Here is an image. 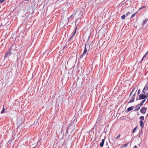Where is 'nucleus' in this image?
I'll return each mask as SVG.
<instances>
[{
	"instance_id": "nucleus-15",
	"label": "nucleus",
	"mask_w": 148,
	"mask_h": 148,
	"mask_svg": "<svg viewBox=\"0 0 148 148\" xmlns=\"http://www.w3.org/2000/svg\"><path fill=\"white\" fill-rule=\"evenodd\" d=\"M139 119L140 120H142V121H143L144 120V116H141L139 117Z\"/></svg>"
},
{
	"instance_id": "nucleus-24",
	"label": "nucleus",
	"mask_w": 148,
	"mask_h": 148,
	"mask_svg": "<svg viewBox=\"0 0 148 148\" xmlns=\"http://www.w3.org/2000/svg\"><path fill=\"white\" fill-rule=\"evenodd\" d=\"M5 0H0V3H2Z\"/></svg>"
},
{
	"instance_id": "nucleus-33",
	"label": "nucleus",
	"mask_w": 148,
	"mask_h": 148,
	"mask_svg": "<svg viewBox=\"0 0 148 148\" xmlns=\"http://www.w3.org/2000/svg\"><path fill=\"white\" fill-rule=\"evenodd\" d=\"M144 58H142V59H141V61H142L143 60V59H144Z\"/></svg>"
},
{
	"instance_id": "nucleus-13",
	"label": "nucleus",
	"mask_w": 148,
	"mask_h": 148,
	"mask_svg": "<svg viewBox=\"0 0 148 148\" xmlns=\"http://www.w3.org/2000/svg\"><path fill=\"white\" fill-rule=\"evenodd\" d=\"M5 109L4 108V105L3 106V108L2 110L1 111V114H3V113H4L5 112Z\"/></svg>"
},
{
	"instance_id": "nucleus-5",
	"label": "nucleus",
	"mask_w": 148,
	"mask_h": 148,
	"mask_svg": "<svg viewBox=\"0 0 148 148\" xmlns=\"http://www.w3.org/2000/svg\"><path fill=\"white\" fill-rule=\"evenodd\" d=\"M146 110V108L145 107H143L140 110V112L141 113L145 114Z\"/></svg>"
},
{
	"instance_id": "nucleus-39",
	"label": "nucleus",
	"mask_w": 148,
	"mask_h": 148,
	"mask_svg": "<svg viewBox=\"0 0 148 148\" xmlns=\"http://www.w3.org/2000/svg\"><path fill=\"white\" fill-rule=\"evenodd\" d=\"M38 144V142H37V145Z\"/></svg>"
},
{
	"instance_id": "nucleus-3",
	"label": "nucleus",
	"mask_w": 148,
	"mask_h": 148,
	"mask_svg": "<svg viewBox=\"0 0 148 148\" xmlns=\"http://www.w3.org/2000/svg\"><path fill=\"white\" fill-rule=\"evenodd\" d=\"M147 96L146 95H144L142 94H140L139 96L138 99L140 100L144 99L146 98Z\"/></svg>"
},
{
	"instance_id": "nucleus-18",
	"label": "nucleus",
	"mask_w": 148,
	"mask_h": 148,
	"mask_svg": "<svg viewBox=\"0 0 148 148\" xmlns=\"http://www.w3.org/2000/svg\"><path fill=\"white\" fill-rule=\"evenodd\" d=\"M148 91V89H147V90L146 89L145 87H144L143 90V92H144V91H145L146 92V91Z\"/></svg>"
},
{
	"instance_id": "nucleus-4",
	"label": "nucleus",
	"mask_w": 148,
	"mask_h": 148,
	"mask_svg": "<svg viewBox=\"0 0 148 148\" xmlns=\"http://www.w3.org/2000/svg\"><path fill=\"white\" fill-rule=\"evenodd\" d=\"M135 93L131 97L130 99V101H129L128 103H131L134 101L135 99Z\"/></svg>"
},
{
	"instance_id": "nucleus-16",
	"label": "nucleus",
	"mask_w": 148,
	"mask_h": 148,
	"mask_svg": "<svg viewBox=\"0 0 148 148\" xmlns=\"http://www.w3.org/2000/svg\"><path fill=\"white\" fill-rule=\"evenodd\" d=\"M137 12H136L135 13L132 14V15L131 16V18H132L133 17H134L136 15V14L137 13Z\"/></svg>"
},
{
	"instance_id": "nucleus-14",
	"label": "nucleus",
	"mask_w": 148,
	"mask_h": 148,
	"mask_svg": "<svg viewBox=\"0 0 148 148\" xmlns=\"http://www.w3.org/2000/svg\"><path fill=\"white\" fill-rule=\"evenodd\" d=\"M146 99H144L143 100H142V101H141V103L139 104L140 105L142 106L143 105V103L145 101Z\"/></svg>"
},
{
	"instance_id": "nucleus-27",
	"label": "nucleus",
	"mask_w": 148,
	"mask_h": 148,
	"mask_svg": "<svg viewBox=\"0 0 148 148\" xmlns=\"http://www.w3.org/2000/svg\"><path fill=\"white\" fill-rule=\"evenodd\" d=\"M128 144V143H127V144H124V147H126L127 146Z\"/></svg>"
},
{
	"instance_id": "nucleus-30",
	"label": "nucleus",
	"mask_w": 148,
	"mask_h": 148,
	"mask_svg": "<svg viewBox=\"0 0 148 148\" xmlns=\"http://www.w3.org/2000/svg\"><path fill=\"white\" fill-rule=\"evenodd\" d=\"M146 6H143L142 7V9L143 8H145V7H146Z\"/></svg>"
},
{
	"instance_id": "nucleus-37",
	"label": "nucleus",
	"mask_w": 148,
	"mask_h": 148,
	"mask_svg": "<svg viewBox=\"0 0 148 148\" xmlns=\"http://www.w3.org/2000/svg\"><path fill=\"white\" fill-rule=\"evenodd\" d=\"M108 145V143L107 142L106 143V145Z\"/></svg>"
},
{
	"instance_id": "nucleus-36",
	"label": "nucleus",
	"mask_w": 148,
	"mask_h": 148,
	"mask_svg": "<svg viewBox=\"0 0 148 148\" xmlns=\"http://www.w3.org/2000/svg\"><path fill=\"white\" fill-rule=\"evenodd\" d=\"M148 53V51L145 54L146 55H147Z\"/></svg>"
},
{
	"instance_id": "nucleus-1",
	"label": "nucleus",
	"mask_w": 148,
	"mask_h": 148,
	"mask_svg": "<svg viewBox=\"0 0 148 148\" xmlns=\"http://www.w3.org/2000/svg\"><path fill=\"white\" fill-rule=\"evenodd\" d=\"M73 14L74 15L73 18L75 17L77 20L80 19L83 17V13L82 11L79 9H76L74 10Z\"/></svg>"
},
{
	"instance_id": "nucleus-21",
	"label": "nucleus",
	"mask_w": 148,
	"mask_h": 148,
	"mask_svg": "<svg viewBox=\"0 0 148 148\" xmlns=\"http://www.w3.org/2000/svg\"><path fill=\"white\" fill-rule=\"evenodd\" d=\"M131 13H130V12H128L126 14V16H128L129 14H131Z\"/></svg>"
},
{
	"instance_id": "nucleus-7",
	"label": "nucleus",
	"mask_w": 148,
	"mask_h": 148,
	"mask_svg": "<svg viewBox=\"0 0 148 148\" xmlns=\"http://www.w3.org/2000/svg\"><path fill=\"white\" fill-rule=\"evenodd\" d=\"M140 125L141 126V127L142 128V129H143L144 126V123H143V121H142V120H140Z\"/></svg>"
},
{
	"instance_id": "nucleus-34",
	"label": "nucleus",
	"mask_w": 148,
	"mask_h": 148,
	"mask_svg": "<svg viewBox=\"0 0 148 148\" xmlns=\"http://www.w3.org/2000/svg\"><path fill=\"white\" fill-rule=\"evenodd\" d=\"M32 146H33V147H36V146H34V145H32Z\"/></svg>"
},
{
	"instance_id": "nucleus-35",
	"label": "nucleus",
	"mask_w": 148,
	"mask_h": 148,
	"mask_svg": "<svg viewBox=\"0 0 148 148\" xmlns=\"http://www.w3.org/2000/svg\"><path fill=\"white\" fill-rule=\"evenodd\" d=\"M142 9V7H141V8H139V10H140L141 9Z\"/></svg>"
},
{
	"instance_id": "nucleus-40",
	"label": "nucleus",
	"mask_w": 148,
	"mask_h": 148,
	"mask_svg": "<svg viewBox=\"0 0 148 148\" xmlns=\"http://www.w3.org/2000/svg\"><path fill=\"white\" fill-rule=\"evenodd\" d=\"M29 0H26V1H28Z\"/></svg>"
},
{
	"instance_id": "nucleus-28",
	"label": "nucleus",
	"mask_w": 148,
	"mask_h": 148,
	"mask_svg": "<svg viewBox=\"0 0 148 148\" xmlns=\"http://www.w3.org/2000/svg\"><path fill=\"white\" fill-rule=\"evenodd\" d=\"M143 92V93L144 94V95H146L147 94V93H146V92H145V91H144V92Z\"/></svg>"
},
{
	"instance_id": "nucleus-25",
	"label": "nucleus",
	"mask_w": 148,
	"mask_h": 148,
	"mask_svg": "<svg viewBox=\"0 0 148 148\" xmlns=\"http://www.w3.org/2000/svg\"><path fill=\"white\" fill-rule=\"evenodd\" d=\"M140 89L138 90V93H137L138 94V95H139L140 94Z\"/></svg>"
},
{
	"instance_id": "nucleus-29",
	"label": "nucleus",
	"mask_w": 148,
	"mask_h": 148,
	"mask_svg": "<svg viewBox=\"0 0 148 148\" xmlns=\"http://www.w3.org/2000/svg\"><path fill=\"white\" fill-rule=\"evenodd\" d=\"M146 55L145 54L143 56V58H145L146 56Z\"/></svg>"
},
{
	"instance_id": "nucleus-10",
	"label": "nucleus",
	"mask_w": 148,
	"mask_h": 148,
	"mask_svg": "<svg viewBox=\"0 0 148 148\" xmlns=\"http://www.w3.org/2000/svg\"><path fill=\"white\" fill-rule=\"evenodd\" d=\"M141 106L139 104H138L135 107V109L137 110H138L140 108Z\"/></svg>"
},
{
	"instance_id": "nucleus-23",
	"label": "nucleus",
	"mask_w": 148,
	"mask_h": 148,
	"mask_svg": "<svg viewBox=\"0 0 148 148\" xmlns=\"http://www.w3.org/2000/svg\"><path fill=\"white\" fill-rule=\"evenodd\" d=\"M120 134H119L118 136L115 138V139H118L120 137Z\"/></svg>"
},
{
	"instance_id": "nucleus-9",
	"label": "nucleus",
	"mask_w": 148,
	"mask_h": 148,
	"mask_svg": "<svg viewBox=\"0 0 148 148\" xmlns=\"http://www.w3.org/2000/svg\"><path fill=\"white\" fill-rule=\"evenodd\" d=\"M87 51H85V50H84L83 53L82 54V55L80 56V58H79L80 59V58H82V57H83V56L86 53H87Z\"/></svg>"
},
{
	"instance_id": "nucleus-26",
	"label": "nucleus",
	"mask_w": 148,
	"mask_h": 148,
	"mask_svg": "<svg viewBox=\"0 0 148 148\" xmlns=\"http://www.w3.org/2000/svg\"><path fill=\"white\" fill-rule=\"evenodd\" d=\"M134 90V89H133V90H132V92L130 93V96L132 95V92H133V91Z\"/></svg>"
},
{
	"instance_id": "nucleus-11",
	"label": "nucleus",
	"mask_w": 148,
	"mask_h": 148,
	"mask_svg": "<svg viewBox=\"0 0 148 148\" xmlns=\"http://www.w3.org/2000/svg\"><path fill=\"white\" fill-rule=\"evenodd\" d=\"M134 107V106H131L128 108L127 109V111H130L131 110H132L133 109V107Z\"/></svg>"
},
{
	"instance_id": "nucleus-22",
	"label": "nucleus",
	"mask_w": 148,
	"mask_h": 148,
	"mask_svg": "<svg viewBox=\"0 0 148 148\" xmlns=\"http://www.w3.org/2000/svg\"><path fill=\"white\" fill-rule=\"evenodd\" d=\"M73 16V14H72L68 18V19L69 20L71 19L72 16Z\"/></svg>"
},
{
	"instance_id": "nucleus-8",
	"label": "nucleus",
	"mask_w": 148,
	"mask_h": 148,
	"mask_svg": "<svg viewBox=\"0 0 148 148\" xmlns=\"http://www.w3.org/2000/svg\"><path fill=\"white\" fill-rule=\"evenodd\" d=\"M104 141L105 140L104 139H102V142L100 143V147H102L103 146Z\"/></svg>"
},
{
	"instance_id": "nucleus-32",
	"label": "nucleus",
	"mask_w": 148,
	"mask_h": 148,
	"mask_svg": "<svg viewBox=\"0 0 148 148\" xmlns=\"http://www.w3.org/2000/svg\"><path fill=\"white\" fill-rule=\"evenodd\" d=\"M133 148H138L137 147L136 145L135 146L133 147Z\"/></svg>"
},
{
	"instance_id": "nucleus-17",
	"label": "nucleus",
	"mask_w": 148,
	"mask_h": 148,
	"mask_svg": "<svg viewBox=\"0 0 148 148\" xmlns=\"http://www.w3.org/2000/svg\"><path fill=\"white\" fill-rule=\"evenodd\" d=\"M126 16L125 15H123L121 17V19L123 20L125 18Z\"/></svg>"
},
{
	"instance_id": "nucleus-20",
	"label": "nucleus",
	"mask_w": 148,
	"mask_h": 148,
	"mask_svg": "<svg viewBox=\"0 0 148 148\" xmlns=\"http://www.w3.org/2000/svg\"><path fill=\"white\" fill-rule=\"evenodd\" d=\"M87 45V44H86V43L85 44V48H84V50H85V51H87V49L86 48Z\"/></svg>"
},
{
	"instance_id": "nucleus-2",
	"label": "nucleus",
	"mask_w": 148,
	"mask_h": 148,
	"mask_svg": "<svg viewBox=\"0 0 148 148\" xmlns=\"http://www.w3.org/2000/svg\"><path fill=\"white\" fill-rule=\"evenodd\" d=\"M14 46V45H12L8 49V50L6 52L4 56L5 59L11 55V50L12 49L13 50H14L15 49L13 47Z\"/></svg>"
},
{
	"instance_id": "nucleus-41",
	"label": "nucleus",
	"mask_w": 148,
	"mask_h": 148,
	"mask_svg": "<svg viewBox=\"0 0 148 148\" xmlns=\"http://www.w3.org/2000/svg\"><path fill=\"white\" fill-rule=\"evenodd\" d=\"M65 48V47H64L63 48Z\"/></svg>"
},
{
	"instance_id": "nucleus-6",
	"label": "nucleus",
	"mask_w": 148,
	"mask_h": 148,
	"mask_svg": "<svg viewBox=\"0 0 148 148\" xmlns=\"http://www.w3.org/2000/svg\"><path fill=\"white\" fill-rule=\"evenodd\" d=\"M77 26H76V25H75V31L74 32H73L72 33V35L70 39H71L72 38V37L73 36H74L75 34V33H76V30H77Z\"/></svg>"
},
{
	"instance_id": "nucleus-12",
	"label": "nucleus",
	"mask_w": 148,
	"mask_h": 148,
	"mask_svg": "<svg viewBox=\"0 0 148 148\" xmlns=\"http://www.w3.org/2000/svg\"><path fill=\"white\" fill-rule=\"evenodd\" d=\"M148 21V19H145L144 21H143V23L142 24V25H145L147 23V21Z\"/></svg>"
},
{
	"instance_id": "nucleus-43",
	"label": "nucleus",
	"mask_w": 148,
	"mask_h": 148,
	"mask_svg": "<svg viewBox=\"0 0 148 148\" xmlns=\"http://www.w3.org/2000/svg\"><path fill=\"white\" fill-rule=\"evenodd\" d=\"M147 100H148V99H147Z\"/></svg>"
},
{
	"instance_id": "nucleus-31",
	"label": "nucleus",
	"mask_w": 148,
	"mask_h": 148,
	"mask_svg": "<svg viewBox=\"0 0 148 148\" xmlns=\"http://www.w3.org/2000/svg\"><path fill=\"white\" fill-rule=\"evenodd\" d=\"M139 99H138V97H137L136 98V100H138Z\"/></svg>"
},
{
	"instance_id": "nucleus-42",
	"label": "nucleus",
	"mask_w": 148,
	"mask_h": 148,
	"mask_svg": "<svg viewBox=\"0 0 148 148\" xmlns=\"http://www.w3.org/2000/svg\"><path fill=\"white\" fill-rule=\"evenodd\" d=\"M66 132H67V130H66Z\"/></svg>"
},
{
	"instance_id": "nucleus-19",
	"label": "nucleus",
	"mask_w": 148,
	"mask_h": 148,
	"mask_svg": "<svg viewBox=\"0 0 148 148\" xmlns=\"http://www.w3.org/2000/svg\"><path fill=\"white\" fill-rule=\"evenodd\" d=\"M137 127H136L134 129V130H133L132 131V133H134L135 131L136 130V129H137Z\"/></svg>"
},
{
	"instance_id": "nucleus-38",
	"label": "nucleus",
	"mask_w": 148,
	"mask_h": 148,
	"mask_svg": "<svg viewBox=\"0 0 148 148\" xmlns=\"http://www.w3.org/2000/svg\"><path fill=\"white\" fill-rule=\"evenodd\" d=\"M142 133V130H141V132H140L141 133Z\"/></svg>"
}]
</instances>
